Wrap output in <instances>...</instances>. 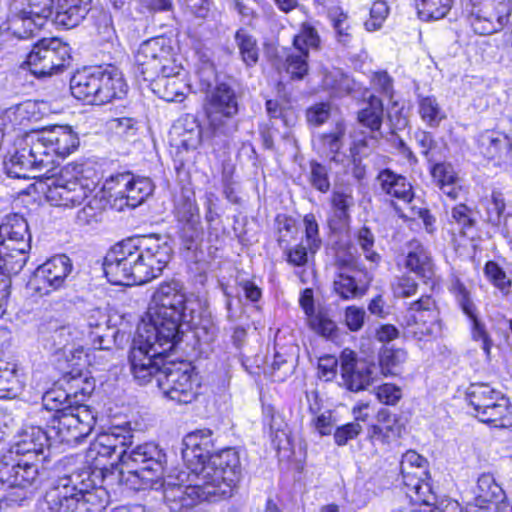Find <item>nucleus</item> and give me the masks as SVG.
I'll return each instance as SVG.
<instances>
[{
    "label": "nucleus",
    "mask_w": 512,
    "mask_h": 512,
    "mask_svg": "<svg viewBox=\"0 0 512 512\" xmlns=\"http://www.w3.org/2000/svg\"><path fill=\"white\" fill-rule=\"evenodd\" d=\"M484 273L489 281L503 294L506 295L510 292L511 280L496 262L488 261L485 264Z\"/></svg>",
    "instance_id": "56"
},
{
    "label": "nucleus",
    "mask_w": 512,
    "mask_h": 512,
    "mask_svg": "<svg viewBox=\"0 0 512 512\" xmlns=\"http://www.w3.org/2000/svg\"><path fill=\"white\" fill-rule=\"evenodd\" d=\"M384 107L380 98L370 95L365 102V107L357 114L358 122L368 128L372 133H380L383 122Z\"/></svg>",
    "instance_id": "40"
},
{
    "label": "nucleus",
    "mask_w": 512,
    "mask_h": 512,
    "mask_svg": "<svg viewBox=\"0 0 512 512\" xmlns=\"http://www.w3.org/2000/svg\"><path fill=\"white\" fill-rule=\"evenodd\" d=\"M105 187L111 191V196H114L115 200H125V205L131 208L142 204L154 190V185L148 177H135L129 172L111 176Z\"/></svg>",
    "instance_id": "19"
},
{
    "label": "nucleus",
    "mask_w": 512,
    "mask_h": 512,
    "mask_svg": "<svg viewBox=\"0 0 512 512\" xmlns=\"http://www.w3.org/2000/svg\"><path fill=\"white\" fill-rule=\"evenodd\" d=\"M83 164L69 163L49 187L47 198L55 206L75 207L86 201L97 188V181Z\"/></svg>",
    "instance_id": "10"
},
{
    "label": "nucleus",
    "mask_w": 512,
    "mask_h": 512,
    "mask_svg": "<svg viewBox=\"0 0 512 512\" xmlns=\"http://www.w3.org/2000/svg\"><path fill=\"white\" fill-rule=\"evenodd\" d=\"M78 146L79 138L68 126L30 131L15 140L4 166L13 178L48 176L55 169L57 159L69 156Z\"/></svg>",
    "instance_id": "4"
},
{
    "label": "nucleus",
    "mask_w": 512,
    "mask_h": 512,
    "mask_svg": "<svg viewBox=\"0 0 512 512\" xmlns=\"http://www.w3.org/2000/svg\"><path fill=\"white\" fill-rule=\"evenodd\" d=\"M187 469L167 477L163 471L159 481L145 489L163 488L164 502L171 512H188L202 501L228 498L241 472L239 453L233 448L223 449L207 463H196Z\"/></svg>",
    "instance_id": "1"
},
{
    "label": "nucleus",
    "mask_w": 512,
    "mask_h": 512,
    "mask_svg": "<svg viewBox=\"0 0 512 512\" xmlns=\"http://www.w3.org/2000/svg\"><path fill=\"white\" fill-rule=\"evenodd\" d=\"M308 181L313 188L321 193H327L330 190L331 184L328 170L324 165L316 161L310 162Z\"/></svg>",
    "instance_id": "57"
},
{
    "label": "nucleus",
    "mask_w": 512,
    "mask_h": 512,
    "mask_svg": "<svg viewBox=\"0 0 512 512\" xmlns=\"http://www.w3.org/2000/svg\"><path fill=\"white\" fill-rule=\"evenodd\" d=\"M471 322V336L474 341H480L482 343L481 347L485 352L486 356L490 355V351L493 345V341L490 338V335L487 332L485 324L478 318V316H474L469 318Z\"/></svg>",
    "instance_id": "62"
},
{
    "label": "nucleus",
    "mask_w": 512,
    "mask_h": 512,
    "mask_svg": "<svg viewBox=\"0 0 512 512\" xmlns=\"http://www.w3.org/2000/svg\"><path fill=\"white\" fill-rule=\"evenodd\" d=\"M407 359L405 350L397 348H385L379 357V369L385 376L398 375L402 371V365Z\"/></svg>",
    "instance_id": "47"
},
{
    "label": "nucleus",
    "mask_w": 512,
    "mask_h": 512,
    "mask_svg": "<svg viewBox=\"0 0 512 512\" xmlns=\"http://www.w3.org/2000/svg\"><path fill=\"white\" fill-rule=\"evenodd\" d=\"M425 467L426 459L417 452L409 450L403 454L400 472L406 496L414 503L429 505L434 497L430 485L423 480Z\"/></svg>",
    "instance_id": "17"
},
{
    "label": "nucleus",
    "mask_w": 512,
    "mask_h": 512,
    "mask_svg": "<svg viewBox=\"0 0 512 512\" xmlns=\"http://www.w3.org/2000/svg\"><path fill=\"white\" fill-rule=\"evenodd\" d=\"M40 333L51 349L65 350L68 346L83 347V332L71 325H59L57 320H50L40 326Z\"/></svg>",
    "instance_id": "25"
},
{
    "label": "nucleus",
    "mask_w": 512,
    "mask_h": 512,
    "mask_svg": "<svg viewBox=\"0 0 512 512\" xmlns=\"http://www.w3.org/2000/svg\"><path fill=\"white\" fill-rule=\"evenodd\" d=\"M192 304L179 281L163 282L152 295L147 320L144 319L138 326H146L148 333L165 339L166 345L170 341L178 344L183 333L181 327L193 323Z\"/></svg>",
    "instance_id": "6"
},
{
    "label": "nucleus",
    "mask_w": 512,
    "mask_h": 512,
    "mask_svg": "<svg viewBox=\"0 0 512 512\" xmlns=\"http://www.w3.org/2000/svg\"><path fill=\"white\" fill-rule=\"evenodd\" d=\"M132 438L129 430L112 427L100 433L90 444L87 457L95 461L96 466L103 464L101 459H111V464L120 462L123 466L122 480L134 490H144L161 478L166 455L154 443L139 445L128 452Z\"/></svg>",
    "instance_id": "2"
},
{
    "label": "nucleus",
    "mask_w": 512,
    "mask_h": 512,
    "mask_svg": "<svg viewBox=\"0 0 512 512\" xmlns=\"http://www.w3.org/2000/svg\"><path fill=\"white\" fill-rule=\"evenodd\" d=\"M70 89L76 99L103 105L125 95L127 85L120 70L108 65L77 71L70 79Z\"/></svg>",
    "instance_id": "7"
},
{
    "label": "nucleus",
    "mask_w": 512,
    "mask_h": 512,
    "mask_svg": "<svg viewBox=\"0 0 512 512\" xmlns=\"http://www.w3.org/2000/svg\"><path fill=\"white\" fill-rule=\"evenodd\" d=\"M0 482L11 489L9 500L21 504L31 498L41 484L39 466L24 457L4 455L0 461Z\"/></svg>",
    "instance_id": "12"
},
{
    "label": "nucleus",
    "mask_w": 512,
    "mask_h": 512,
    "mask_svg": "<svg viewBox=\"0 0 512 512\" xmlns=\"http://www.w3.org/2000/svg\"><path fill=\"white\" fill-rule=\"evenodd\" d=\"M478 145L480 153L496 166L512 163V141L507 135L486 131L479 136Z\"/></svg>",
    "instance_id": "23"
},
{
    "label": "nucleus",
    "mask_w": 512,
    "mask_h": 512,
    "mask_svg": "<svg viewBox=\"0 0 512 512\" xmlns=\"http://www.w3.org/2000/svg\"><path fill=\"white\" fill-rule=\"evenodd\" d=\"M70 48L58 38L37 41L26 58L30 72L42 78L62 72L70 63Z\"/></svg>",
    "instance_id": "13"
},
{
    "label": "nucleus",
    "mask_w": 512,
    "mask_h": 512,
    "mask_svg": "<svg viewBox=\"0 0 512 512\" xmlns=\"http://www.w3.org/2000/svg\"><path fill=\"white\" fill-rule=\"evenodd\" d=\"M13 10L16 13L26 11L32 16L47 21L53 15L54 0H13Z\"/></svg>",
    "instance_id": "48"
},
{
    "label": "nucleus",
    "mask_w": 512,
    "mask_h": 512,
    "mask_svg": "<svg viewBox=\"0 0 512 512\" xmlns=\"http://www.w3.org/2000/svg\"><path fill=\"white\" fill-rule=\"evenodd\" d=\"M105 206L106 201L102 196L91 194L84 207L77 212V222L80 225H90L98 222Z\"/></svg>",
    "instance_id": "50"
},
{
    "label": "nucleus",
    "mask_w": 512,
    "mask_h": 512,
    "mask_svg": "<svg viewBox=\"0 0 512 512\" xmlns=\"http://www.w3.org/2000/svg\"><path fill=\"white\" fill-rule=\"evenodd\" d=\"M136 120L130 117L113 118L108 122L109 129L121 138H130L136 134Z\"/></svg>",
    "instance_id": "64"
},
{
    "label": "nucleus",
    "mask_w": 512,
    "mask_h": 512,
    "mask_svg": "<svg viewBox=\"0 0 512 512\" xmlns=\"http://www.w3.org/2000/svg\"><path fill=\"white\" fill-rule=\"evenodd\" d=\"M41 424L44 423L40 420L37 425L27 426L19 432L7 455L24 457L32 461L43 455L50 446L51 434L44 430Z\"/></svg>",
    "instance_id": "21"
},
{
    "label": "nucleus",
    "mask_w": 512,
    "mask_h": 512,
    "mask_svg": "<svg viewBox=\"0 0 512 512\" xmlns=\"http://www.w3.org/2000/svg\"><path fill=\"white\" fill-rule=\"evenodd\" d=\"M357 244L361 248L366 260L378 265L381 261V256L373 248L375 244V237L372 231L364 226L361 227L356 235Z\"/></svg>",
    "instance_id": "54"
},
{
    "label": "nucleus",
    "mask_w": 512,
    "mask_h": 512,
    "mask_svg": "<svg viewBox=\"0 0 512 512\" xmlns=\"http://www.w3.org/2000/svg\"><path fill=\"white\" fill-rule=\"evenodd\" d=\"M305 240L310 254H315L322 246L319 224L314 214H306L303 218Z\"/></svg>",
    "instance_id": "55"
},
{
    "label": "nucleus",
    "mask_w": 512,
    "mask_h": 512,
    "mask_svg": "<svg viewBox=\"0 0 512 512\" xmlns=\"http://www.w3.org/2000/svg\"><path fill=\"white\" fill-rule=\"evenodd\" d=\"M174 214L179 222L200 218L195 194L191 190H182L175 198Z\"/></svg>",
    "instance_id": "46"
},
{
    "label": "nucleus",
    "mask_w": 512,
    "mask_h": 512,
    "mask_svg": "<svg viewBox=\"0 0 512 512\" xmlns=\"http://www.w3.org/2000/svg\"><path fill=\"white\" fill-rule=\"evenodd\" d=\"M238 113V102L234 90L226 83H220L211 93L206 114L210 125L220 129L222 118L230 119Z\"/></svg>",
    "instance_id": "22"
},
{
    "label": "nucleus",
    "mask_w": 512,
    "mask_h": 512,
    "mask_svg": "<svg viewBox=\"0 0 512 512\" xmlns=\"http://www.w3.org/2000/svg\"><path fill=\"white\" fill-rule=\"evenodd\" d=\"M172 134L176 145L185 150H195L202 142V128L194 116L187 115L174 126Z\"/></svg>",
    "instance_id": "32"
},
{
    "label": "nucleus",
    "mask_w": 512,
    "mask_h": 512,
    "mask_svg": "<svg viewBox=\"0 0 512 512\" xmlns=\"http://www.w3.org/2000/svg\"><path fill=\"white\" fill-rule=\"evenodd\" d=\"M345 135L346 126L342 121H338L330 131L319 135L321 152L330 162L345 165L349 161V157L342 152Z\"/></svg>",
    "instance_id": "30"
},
{
    "label": "nucleus",
    "mask_w": 512,
    "mask_h": 512,
    "mask_svg": "<svg viewBox=\"0 0 512 512\" xmlns=\"http://www.w3.org/2000/svg\"><path fill=\"white\" fill-rule=\"evenodd\" d=\"M89 10L81 5H75L66 0H59L53 21L66 29L78 26L87 16Z\"/></svg>",
    "instance_id": "42"
},
{
    "label": "nucleus",
    "mask_w": 512,
    "mask_h": 512,
    "mask_svg": "<svg viewBox=\"0 0 512 512\" xmlns=\"http://www.w3.org/2000/svg\"><path fill=\"white\" fill-rule=\"evenodd\" d=\"M372 281L367 272L350 275L339 273L333 282L334 292L343 300H351L363 297Z\"/></svg>",
    "instance_id": "29"
},
{
    "label": "nucleus",
    "mask_w": 512,
    "mask_h": 512,
    "mask_svg": "<svg viewBox=\"0 0 512 512\" xmlns=\"http://www.w3.org/2000/svg\"><path fill=\"white\" fill-rule=\"evenodd\" d=\"M418 112L421 120L430 128H437L446 118L444 110L434 96H419Z\"/></svg>",
    "instance_id": "45"
},
{
    "label": "nucleus",
    "mask_w": 512,
    "mask_h": 512,
    "mask_svg": "<svg viewBox=\"0 0 512 512\" xmlns=\"http://www.w3.org/2000/svg\"><path fill=\"white\" fill-rule=\"evenodd\" d=\"M451 224L464 237L473 239L476 234L475 213L465 204H458L451 210Z\"/></svg>",
    "instance_id": "44"
},
{
    "label": "nucleus",
    "mask_w": 512,
    "mask_h": 512,
    "mask_svg": "<svg viewBox=\"0 0 512 512\" xmlns=\"http://www.w3.org/2000/svg\"><path fill=\"white\" fill-rule=\"evenodd\" d=\"M192 372L187 363L167 362L157 378V385L167 398L177 403H190L196 396Z\"/></svg>",
    "instance_id": "16"
},
{
    "label": "nucleus",
    "mask_w": 512,
    "mask_h": 512,
    "mask_svg": "<svg viewBox=\"0 0 512 512\" xmlns=\"http://www.w3.org/2000/svg\"><path fill=\"white\" fill-rule=\"evenodd\" d=\"M180 237L187 249H193L202 241L203 228L200 218L179 222Z\"/></svg>",
    "instance_id": "52"
},
{
    "label": "nucleus",
    "mask_w": 512,
    "mask_h": 512,
    "mask_svg": "<svg viewBox=\"0 0 512 512\" xmlns=\"http://www.w3.org/2000/svg\"><path fill=\"white\" fill-rule=\"evenodd\" d=\"M31 247H14L0 246V271L9 275H17L25 266L28 260V253Z\"/></svg>",
    "instance_id": "41"
},
{
    "label": "nucleus",
    "mask_w": 512,
    "mask_h": 512,
    "mask_svg": "<svg viewBox=\"0 0 512 512\" xmlns=\"http://www.w3.org/2000/svg\"><path fill=\"white\" fill-rule=\"evenodd\" d=\"M311 329L322 337L333 339L337 334V325L324 313H318L309 317Z\"/></svg>",
    "instance_id": "58"
},
{
    "label": "nucleus",
    "mask_w": 512,
    "mask_h": 512,
    "mask_svg": "<svg viewBox=\"0 0 512 512\" xmlns=\"http://www.w3.org/2000/svg\"><path fill=\"white\" fill-rule=\"evenodd\" d=\"M453 291L455 299L463 313L468 318L476 316L477 308L467 288L461 282L457 281L453 286Z\"/></svg>",
    "instance_id": "61"
},
{
    "label": "nucleus",
    "mask_w": 512,
    "mask_h": 512,
    "mask_svg": "<svg viewBox=\"0 0 512 512\" xmlns=\"http://www.w3.org/2000/svg\"><path fill=\"white\" fill-rule=\"evenodd\" d=\"M88 470L73 473L58 494L57 512H102L109 502L108 491L96 486Z\"/></svg>",
    "instance_id": "9"
},
{
    "label": "nucleus",
    "mask_w": 512,
    "mask_h": 512,
    "mask_svg": "<svg viewBox=\"0 0 512 512\" xmlns=\"http://www.w3.org/2000/svg\"><path fill=\"white\" fill-rule=\"evenodd\" d=\"M485 209V220L492 225L502 226L505 236L512 234V216L504 214L505 200L501 192L493 191L489 198L482 200Z\"/></svg>",
    "instance_id": "33"
},
{
    "label": "nucleus",
    "mask_w": 512,
    "mask_h": 512,
    "mask_svg": "<svg viewBox=\"0 0 512 512\" xmlns=\"http://www.w3.org/2000/svg\"><path fill=\"white\" fill-rule=\"evenodd\" d=\"M45 21L35 15L32 16L26 11L16 13L13 10V3L10 5V16L8 18L7 30L19 39H26L32 36L35 31L43 27Z\"/></svg>",
    "instance_id": "36"
},
{
    "label": "nucleus",
    "mask_w": 512,
    "mask_h": 512,
    "mask_svg": "<svg viewBox=\"0 0 512 512\" xmlns=\"http://www.w3.org/2000/svg\"><path fill=\"white\" fill-rule=\"evenodd\" d=\"M418 283L416 280L407 274L396 277L392 283V290L394 296L397 298H408L416 294Z\"/></svg>",
    "instance_id": "63"
},
{
    "label": "nucleus",
    "mask_w": 512,
    "mask_h": 512,
    "mask_svg": "<svg viewBox=\"0 0 512 512\" xmlns=\"http://www.w3.org/2000/svg\"><path fill=\"white\" fill-rule=\"evenodd\" d=\"M172 256V247L157 234L122 240L106 254L104 273L114 285H142L158 277Z\"/></svg>",
    "instance_id": "3"
},
{
    "label": "nucleus",
    "mask_w": 512,
    "mask_h": 512,
    "mask_svg": "<svg viewBox=\"0 0 512 512\" xmlns=\"http://www.w3.org/2000/svg\"><path fill=\"white\" fill-rule=\"evenodd\" d=\"M491 3H486L483 8L472 10L471 25L478 34H491L500 29L508 21L507 16L490 11Z\"/></svg>",
    "instance_id": "37"
},
{
    "label": "nucleus",
    "mask_w": 512,
    "mask_h": 512,
    "mask_svg": "<svg viewBox=\"0 0 512 512\" xmlns=\"http://www.w3.org/2000/svg\"><path fill=\"white\" fill-rule=\"evenodd\" d=\"M406 331L416 340L435 339L442 334V323L435 301L422 296L412 302L404 315Z\"/></svg>",
    "instance_id": "15"
},
{
    "label": "nucleus",
    "mask_w": 512,
    "mask_h": 512,
    "mask_svg": "<svg viewBox=\"0 0 512 512\" xmlns=\"http://www.w3.org/2000/svg\"><path fill=\"white\" fill-rule=\"evenodd\" d=\"M377 181L381 191L392 198L405 203H410L414 198L412 185L403 175L397 174L391 169H383L378 173Z\"/></svg>",
    "instance_id": "31"
},
{
    "label": "nucleus",
    "mask_w": 512,
    "mask_h": 512,
    "mask_svg": "<svg viewBox=\"0 0 512 512\" xmlns=\"http://www.w3.org/2000/svg\"><path fill=\"white\" fill-rule=\"evenodd\" d=\"M414 138L417 147L420 149V153L427 159L428 162H435L437 160L435 152L437 143L433 135L430 132L418 130L414 133Z\"/></svg>",
    "instance_id": "60"
},
{
    "label": "nucleus",
    "mask_w": 512,
    "mask_h": 512,
    "mask_svg": "<svg viewBox=\"0 0 512 512\" xmlns=\"http://www.w3.org/2000/svg\"><path fill=\"white\" fill-rule=\"evenodd\" d=\"M453 0H416L418 15L422 20H438L449 12Z\"/></svg>",
    "instance_id": "49"
},
{
    "label": "nucleus",
    "mask_w": 512,
    "mask_h": 512,
    "mask_svg": "<svg viewBox=\"0 0 512 512\" xmlns=\"http://www.w3.org/2000/svg\"><path fill=\"white\" fill-rule=\"evenodd\" d=\"M145 327H137L129 353L130 371L140 385L158 378L167 364L166 355L177 345L172 341L166 345L165 339L148 333Z\"/></svg>",
    "instance_id": "8"
},
{
    "label": "nucleus",
    "mask_w": 512,
    "mask_h": 512,
    "mask_svg": "<svg viewBox=\"0 0 512 512\" xmlns=\"http://www.w3.org/2000/svg\"><path fill=\"white\" fill-rule=\"evenodd\" d=\"M136 73L146 82H151L161 73H172L175 63L172 49L164 37L144 41L135 54Z\"/></svg>",
    "instance_id": "14"
},
{
    "label": "nucleus",
    "mask_w": 512,
    "mask_h": 512,
    "mask_svg": "<svg viewBox=\"0 0 512 512\" xmlns=\"http://www.w3.org/2000/svg\"><path fill=\"white\" fill-rule=\"evenodd\" d=\"M466 400L479 421L495 428L512 426V405L504 394L487 383H473L466 390Z\"/></svg>",
    "instance_id": "11"
},
{
    "label": "nucleus",
    "mask_w": 512,
    "mask_h": 512,
    "mask_svg": "<svg viewBox=\"0 0 512 512\" xmlns=\"http://www.w3.org/2000/svg\"><path fill=\"white\" fill-rule=\"evenodd\" d=\"M340 368L343 385L353 392L366 389L379 373L375 363L359 361L356 353L347 348L340 354Z\"/></svg>",
    "instance_id": "20"
},
{
    "label": "nucleus",
    "mask_w": 512,
    "mask_h": 512,
    "mask_svg": "<svg viewBox=\"0 0 512 512\" xmlns=\"http://www.w3.org/2000/svg\"><path fill=\"white\" fill-rule=\"evenodd\" d=\"M24 389V381L15 363L0 358V399H14Z\"/></svg>",
    "instance_id": "35"
},
{
    "label": "nucleus",
    "mask_w": 512,
    "mask_h": 512,
    "mask_svg": "<svg viewBox=\"0 0 512 512\" xmlns=\"http://www.w3.org/2000/svg\"><path fill=\"white\" fill-rule=\"evenodd\" d=\"M182 456L187 463V468L196 463H207L213 454L209 455L213 448L212 431L199 429L187 434L183 439ZM216 453H214L215 455Z\"/></svg>",
    "instance_id": "26"
},
{
    "label": "nucleus",
    "mask_w": 512,
    "mask_h": 512,
    "mask_svg": "<svg viewBox=\"0 0 512 512\" xmlns=\"http://www.w3.org/2000/svg\"><path fill=\"white\" fill-rule=\"evenodd\" d=\"M504 499L505 492L496 482L494 476L490 473H483L477 480L475 504L468 509H487L488 512H492V508H498Z\"/></svg>",
    "instance_id": "28"
},
{
    "label": "nucleus",
    "mask_w": 512,
    "mask_h": 512,
    "mask_svg": "<svg viewBox=\"0 0 512 512\" xmlns=\"http://www.w3.org/2000/svg\"><path fill=\"white\" fill-rule=\"evenodd\" d=\"M378 420L381 424L372 426L370 430L372 439L388 441L390 438L400 437L403 426L396 419V415L383 409L378 413Z\"/></svg>",
    "instance_id": "43"
},
{
    "label": "nucleus",
    "mask_w": 512,
    "mask_h": 512,
    "mask_svg": "<svg viewBox=\"0 0 512 512\" xmlns=\"http://www.w3.org/2000/svg\"><path fill=\"white\" fill-rule=\"evenodd\" d=\"M89 393L82 388L81 399H78V392L72 395L61 388L44 393L42 406L35 411V416L46 425L51 440L73 446L92 432L96 416L89 406L80 403Z\"/></svg>",
    "instance_id": "5"
},
{
    "label": "nucleus",
    "mask_w": 512,
    "mask_h": 512,
    "mask_svg": "<svg viewBox=\"0 0 512 512\" xmlns=\"http://www.w3.org/2000/svg\"><path fill=\"white\" fill-rule=\"evenodd\" d=\"M308 52L295 49L285 56L284 68L292 79H302L308 73Z\"/></svg>",
    "instance_id": "51"
},
{
    "label": "nucleus",
    "mask_w": 512,
    "mask_h": 512,
    "mask_svg": "<svg viewBox=\"0 0 512 512\" xmlns=\"http://www.w3.org/2000/svg\"><path fill=\"white\" fill-rule=\"evenodd\" d=\"M293 46L302 52H308V48L318 49L320 36L317 30L309 23H303L299 34L294 36Z\"/></svg>",
    "instance_id": "53"
},
{
    "label": "nucleus",
    "mask_w": 512,
    "mask_h": 512,
    "mask_svg": "<svg viewBox=\"0 0 512 512\" xmlns=\"http://www.w3.org/2000/svg\"><path fill=\"white\" fill-rule=\"evenodd\" d=\"M234 43L246 67H253L259 61L260 49L256 37L241 27L234 33Z\"/></svg>",
    "instance_id": "38"
},
{
    "label": "nucleus",
    "mask_w": 512,
    "mask_h": 512,
    "mask_svg": "<svg viewBox=\"0 0 512 512\" xmlns=\"http://www.w3.org/2000/svg\"><path fill=\"white\" fill-rule=\"evenodd\" d=\"M149 86L160 98L167 102H183L189 92V85L181 77V69L175 64L172 73H161Z\"/></svg>",
    "instance_id": "24"
},
{
    "label": "nucleus",
    "mask_w": 512,
    "mask_h": 512,
    "mask_svg": "<svg viewBox=\"0 0 512 512\" xmlns=\"http://www.w3.org/2000/svg\"><path fill=\"white\" fill-rule=\"evenodd\" d=\"M72 270L73 265L68 256L55 255L37 267L30 281V287L40 296L50 295L66 287Z\"/></svg>",
    "instance_id": "18"
},
{
    "label": "nucleus",
    "mask_w": 512,
    "mask_h": 512,
    "mask_svg": "<svg viewBox=\"0 0 512 512\" xmlns=\"http://www.w3.org/2000/svg\"><path fill=\"white\" fill-rule=\"evenodd\" d=\"M389 14V7L383 0L375 1L370 9V18L364 23L369 32L379 30Z\"/></svg>",
    "instance_id": "59"
},
{
    "label": "nucleus",
    "mask_w": 512,
    "mask_h": 512,
    "mask_svg": "<svg viewBox=\"0 0 512 512\" xmlns=\"http://www.w3.org/2000/svg\"><path fill=\"white\" fill-rule=\"evenodd\" d=\"M0 246L31 247V234L26 219L19 214L7 215L0 225Z\"/></svg>",
    "instance_id": "27"
},
{
    "label": "nucleus",
    "mask_w": 512,
    "mask_h": 512,
    "mask_svg": "<svg viewBox=\"0 0 512 512\" xmlns=\"http://www.w3.org/2000/svg\"><path fill=\"white\" fill-rule=\"evenodd\" d=\"M351 184L336 183L331 194V209L333 218L341 224H346L350 220L351 209L355 206Z\"/></svg>",
    "instance_id": "34"
},
{
    "label": "nucleus",
    "mask_w": 512,
    "mask_h": 512,
    "mask_svg": "<svg viewBox=\"0 0 512 512\" xmlns=\"http://www.w3.org/2000/svg\"><path fill=\"white\" fill-rule=\"evenodd\" d=\"M405 266L407 269L421 277L429 278L431 276V258L425 247L420 242L411 241L409 243Z\"/></svg>",
    "instance_id": "39"
}]
</instances>
